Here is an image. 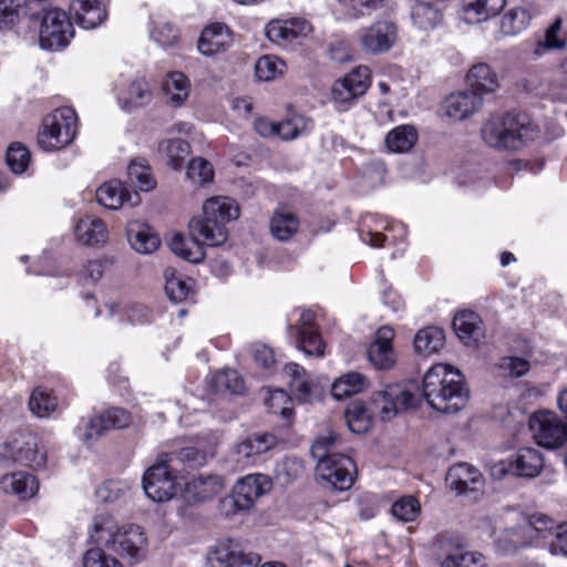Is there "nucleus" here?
Returning a JSON list of instances; mask_svg holds the SVG:
<instances>
[{"label":"nucleus","mask_w":567,"mask_h":567,"mask_svg":"<svg viewBox=\"0 0 567 567\" xmlns=\"http://www.w3.org/2000/svg\"><path fill=\"white\" fill-rule=\"evenodd\" d=\"M239 206L228 197H213L203 205L202 214L190 219L189 237L174 235L171 250L182 259L198 264L205 259L204 245L218 247L227 241L226 224L239 217Z\"/></svg>","instance_id":"nucleus-1"},{"label":"nucleus","mask_w":567,"mask_h":567,"mask_svg":"<svg viewBox=\"0 0 567 567\" xmlns=\"http://www.w3.org/2000/svg\"><path fill=\"white\" fill-rule=\"evenodd\" d=\"M89 536L93 544L127 558L132 564L146 557L148 542L144 529L138 525L120 526L113 516L97 515L93 519Z\"/></svg>","instance_id":"nucleus-2"},{"label":"nucleus","mask_w":567,"mask_h":567,"mask_svg":"<svg viewBox=\"0 0 567 567\" xmlns=\"http://www.w3.org/2000/svg\"><path fill=\"white\" fill-rule=\"evenodd\" d=\"M339 450V435L328 432L316 439L310 447V454L317 461V481L336 491H347L354 482L357 466L350 456Z\"/></svg>","instance_id":"nucleus-3"},{"label":"nucleus","mask_w":567,"mask_h":567,"mask_svg":"<svg viewBox=\"0 0 567 567\" xmlns=\"http://www.w3.org/2000/svg\"><path fill=\"white\" fill-rule=\"evenodd\" d=\"M422 393L432 409L446 414L458 412L468 398L461 371L444 363L426 371Z\"/></svg>","instance_id":"nucleus-4"},{"label":"nucleus","mask_w":567,"mask_h":567,"mask_svg":"<svg viewBox=\"0 0 567 567\" xmlns=\"http://www.w3.org/2000/svg\"><path fill=\"white\" fill-rule=\"evenodd\" d=\"M419 398L400 385H388L373 393L370 408L353 403L346 409L344 417L353 433H363L370 426L371 414H379L383 421L391 420L400 411L414 408Z\"/></svg>","instance_id":"nucleus-5"},{"label":"nucleus","mask_w":567,"mask_h":567,"mask_svg":"<svg viewBox=\"0 0 567 567\" xmlns=\"http://www.w3.org/2000/svg\"><path fill=\"white\" fill-rule=\"evenodd\" d=\"M538 127L524 113L493 115L482 127L486 145L497 150H518L538 136Z\"/></svg>","instance_id":"nucleus-6"},{"label":"nucleus","mask_w":567,"mask_h":567,"mask_svg":"<svg viewBox=\"0 0 567 567\" xmlns=\"http://www.w3.org/2000/svg\"><path fill=\"white\" fill-rule=\"evenodd\" d=\"M76 113L64 106L45 115L38 132V145L44 152H52L68 146L76 134Z\"/></svg>","instance_id":"nucleus-7"},{"label":"nucleus","mask_w":567,"mask_h":567,"mask_svg":"<svg viewBox=\"0 0 567 567\" xmlns=\"http://www.w3.org/2000/svg\"><path fill=\"white\" fill-rule=\"evenodd\" d=\"M31 19L40 20L39 42L45 50L56 51L65 48L73 37V25L63 10L53 8L30 14Z\"/></svg>","instance_id":"nucleus-8"},{"label":"nucleus","mask_w":567,"mask_h":567,"mask_svg":"<svg viewBox=\"0 0 567 567\" xmlns=\"http://www.w3.org/2000/svg\"><path fill=\"white\" fill-rule=\"evenodd\" d=\"M529 427L538 445L555 450L567 442V420H561L556 413L539 411L529 419Z\"/></svg>","instance_id":"nucleus-9"},{"label":"nucleus","mask_w":567,"mask_h":567,"mask_svg":"<svg viewBox=\"0 0 567 567\" xmlns=\"http://www.w3.org/2000/svg\"><path fill=\"white\" fill-rule=\"evenodd\" d=\"M370 84V71L364 65L354 68L343 78L337 80L331 89V95L338 110L347 111L368 91Z\"/></svg>","instance_id":"nucleus-10"},{"label":"nucleus","mask_w":567,"mask_h":567,"mask_svg":"<svg viewBox=\"0 0 567 567\" xmlns=\"http://www.w3.org/2000/svg\"><path fill=\"white\" fill-rule=\"evenodd\" d=\"M167 461L162 460V453L154 465L148 467L143 475V489L148 498L154 502L169 501L176 492V482Z\"/></svg>","instance_id":"nucleus-11"},{"label":"nucleus","mask_w":567,"mask_h":567,"mask_svg":"<svg viewBox=\"0 0 567 567\" xmlns=\"http://www.w3.org/2000/svg\"><path fill=\"white\" fill-rule=\"evenodd\" d=\"M544 467L543 454L533 447H523L509 460L496 464L492 468V475L502 478L512 473L516 476L533 478L539 475Z\"/></svg>","instance_id":"nucleus-12"},{"label":"nucleus","mask_w":567,"mask_h":567,"mask_svg":"<svg viewBox=\"0 0 567 567\" xmlns=\"http://www.w3.org/2000/svg\"><path fill=\"white\" fill-rule=\"evenodd\" d=\"M7 453L16 463L21 465L40 467L44 464L45 453L39 449V439L31 431L22 430L16 432L11 439L4 443Z\"/></svg>","instance_id":"nucleus-13"},{"label":"nucleus","mask_w":567,"mask_h":567,"mask_svg":"<svg viewBox=\"0 0 567 567\" xmlns=\"http://www.w3.org/2000/svg\"><path fill=\"white\" fill-rule=\"evenodd\" d=\"M288 332L295 338L298 349L307 355H323L324 343L316 324V315L309 309L300 312L296 324H288Z\"/></svg>","instance_id":"nucleus-14"},{"label":"nucleus","mask_w":567,"mask_h":567,"mask_svg":"<svg viewBox=\"0 0 567 567\" xmlns=\"http://www.w3.org/2000/svg\"><path fill=\"white\" fill-rule=\"evenodd\" d=\"M398 38V27L390 20H378L360 32L361 47L370 53L388 52Z\"/></svg>","instance_id":"nucleus-15"},{"label":"nucleus","mask_w":567,"mask_h":567,"mask_svg":"<svg viewBox=\"0 0 567 567\" xmlns=\"http://www.w3.org/2000/svg\"><path fill=\"white\" fill-rule=\"evenodd\" d=\"M217 441L214 437L205 445L179 447L171 452L162 453V460L167 461L172 470L178 471L177 466L185 468H197L204 466L208 458L216 454Z\"/></svg>","instance_id":"nucleus-16"},{"label":"nucleus","mask_w":567,"mask_h":567,"mask_svg":"<svg viewBox=\"0 0 567 567\" xmlns=\"http://www.w3.org/2000/svg\"><path fill=\"white\" fill-rule=\"evenodd\" d=\"M271 487L270 480L262 474H251L239 480L231 494V503L239 511L251 508L257 498Z\"/></svg>","instance_id":"nucleus-17"},{"label":"nucleus","mask_w":567,"mask_h":567,"mask_svg":"<svg viewBox=\"0 0 567 567\" xmlns=\"http://www.w3.org/2000/svg\"><path fill=\"white\" fill-rule=\"evenodd\" d=\"M213 555L220 567H257L260 563L259 555L245 551L234 539L219 542Z\"/></svg>","instance_id":"nucleus-18"},{"label":"nucleus","mask_w":567,"mask_h":567,"mask_svg":"<svg viewBox=\"0 0 567 567\" xmlns=\"http://www.w3.org/2000/svg\"><path fill=\"white\" fill-rule=\"evenodd\" d=\"M233 42L230 29L220 22H215L203 29L197 42L199 52L205 56H214L225 52Z\"/></svg>","instance_id":"nucleus-19"},{"label":"nucleus","mask_w":567,"mask_h":567,"mask_svg":"<svg viewBox=\"0 0 567 567\" xmlns=\"http://www.w3.org/2000/svg\"><path fill=\"white\" fill-rule=\"evenodd\" d=\"M311 30V24L302 18L272 20L266 27V35L271 42L280 44L306 37Z\"/></svg>","instance_id":"nucleus-20"},{"label":"nucleus","mask_w":567,"mask_h":567,"mask_svg":"<svg viewBox=\"0 0 567 567\" xmlns=\"http://www.w3.org/2000/svg\"><path fill=\"white\" fill-rule=\"evenodd\" d=\"M96 200L109 209H117L123 204L134 207L141 203V196L136 190H130L118 181L104 183L96 189Z\"/></svg>","instance_id":"nucleus-21"},{"label":"nucleus","mask_w":567,"mask_h":567,"mask_svg":"<svg viewBox=\"0 0 567 567\" xmlns=\"http://www.w3.org/2000/svg\"><path fill=\"white\" fill-rule=\"evenodd\" d=\"M277 444L276 435L271 433H256L247 436L234 447L235 461L243 465H248L252 458L259 454L266 453Z\"/></svg>","instance_id":"nucleus-22"},{"label":"nucleus","mask_w":567,"mask_h":567,"mask_svg":"<svg viewBox=\"0 0 567 567\" xmlns=\"http://www.w3.org/2000/svg\"><path fill=\"white\" fill-rule=\"evenodd\" d=\"M441 546L445 550L441 567H484V557L477 551L463 550L462 544L451 543L447 537L442 536Z\"/></svg>","instance_id":"nucleus-23"},{"label":"nucleus","mask_w":567,"mask_h":567,"mask_svg":"<svg viewBox=\"0 0 567 567\" xmlns=\"http://www.w3.org/2000/svg\"><path fill=\"white\" fill-rule=\"evenodd\" d=\"M445 482L451 489L462 494L477 491L482 483V475L476 467L466 463H458L449 468Z\"/></svg>","instance_id":"nucleus-24"},{"label":"nucleus","mask_w":567,"mask_h":567,"mask_svg":"<svg viewBox=\"0 0 567 567\" xmlns=\"http://www.w3.org/2000/svg\"><path fill=\"white\" fill-rule=\"evenodd\" d=\"M482 96L476 92L460 91L445 99L444 107L449 117L461 121L475 113L482 106Z\"/></svg>","instance_id":"nucleus-25"},{"label":"nucleus","mask_w":567,"mask_h":567,"mask_svg":"<svg viewBox=\"0 0 567 567\" xmlns=\"http://www.w3.org/2000/svg\"><path fill=\"white\" fill-rule=\"evenodd\" d=\"M453 329L466 346H476L484 338L483 321L471 310L458 312L454 317Z\"/></svg>","instance_id":"nucleus-26"},{"label":"nucleus","mask_w":567,"mask_h":567,"mask_svg":"<svg viewBox=\"0 0 567 567\" xmlns=\"http://www.w3.org/2000/svg\"><path fill=\"white\" fill-rule=\"evenodd\" d=\"M505 4L506 0H463L461 16L466 23H480L497 16Z\"/></svg>","instance_id":"nucleus-27"},{"label":"nucleus","mask_w":567,"mask_h":567,"mask_svg":"<svg viewBox=\"0 0 567 567\" xmlns=\"http://www.w3.org/2000/svg\"><path fill=\"white\" fill-rule=\"evenodd\" d=\"M39 483L35 476L28 472H14L0 478V489L7 494H13L20 499H29L37 493Z\"/></svg>","instance_id":"nucleus-28"},{"label":"nucleus","mask_w":567,"mask_h":567,"mask_svg":"<svg viewBox=\"0 0 567 567\" xmlns=\"http://www.w3.org/2000/svg\"><path fill=\"white\" fill-rule=\"evenodd\" d=\"M70 11L84 29H94L106 18V9L99 0H71Z\"/></svg>","instance_id":"nucleus-29"},{"label":"nucleus","mask_w":567,"mask_h":567,"mask_svg":"<svg viewBox=\"0 0 567 567\" xmlns=\"http://www.w3.org/2000/svg\"><path fill=\"white\" fill-rule=\"evenodd\" d=\"M126 236L131 247L138 254H152L161 244L158 235L150 226L138 221L128 223Z\"/></svg>","instance_id":"nucleus-30"},{"label":"nucleus","mask_w":567,"mask_h":567,"mask_svg":"<svg viewBox=\"0 0 567 567\" xmlns=\"http://www.w3.org/2000/svg\"><path fill=\"white\" fill-rule=\"evenodd\" d=\"M224 488V482L219 475H198L186 485V492L194 502L207 501Z\"/></svg>","instance_id":"nucleus-31"},{"label":"nucleus","mask_w":567,"mask_h":567,"mask_svg":"<svg viewBox=\"0 0 567 567\" xmlns=\"http://www.w3.org/2000/svg\"><path fill=\"white\" fill-rule=\"evenodd\" d=\"M74 233L79 241L89 246L104 243L107 236L104 221L100 218L90 216L78 221Z\"/></svg>","instance_id":"nucleus-32"},{"label":"nucleus","mask_w":567,"mask_h":567,"mask_svg":"<svg viewBox=\"0 0 567 567\" xmlns=\"http://www.w3.org/2000/svg\"><path fill=\"white\" fill-rule=\"evenodd\" d=\"M299 225L298 217L285 209L276 210L269 221L270 233L279 241H287L293 237Z\"/></svg>","instance_id":"nucleus-33"},{"label":"nucleus","mask_w":567,"mask_h":567,"mask_svg":"<svg viewBox=\"0 0 567 567\" xmlns=\"http://www.w3.org/2000/svg\"><path fill=\"white\" fill-rule=\"evenodd\" d=\"M152 100V93L148 83L144 79L134 80L126 92L118 96L121 107L131 112L134 109L147 105Z\"/></svg>","instance_id":"nucleus-34"},{"label":"nucleus","mask_w":567,"mask_h":567,"mask_svg":"<svg viewBox=\"0 0 567 567\" xmlns=\"http://www.w3.org/2000/svg\"><path fill=\"white\" fill-rule=\"evenodd\" d=\"M467 82L471 90L476 92L478 96L483 93L494 92L498 86L496 74L485 63H478L470 70Z\"/></svg>","instance_id":"nucleus-35"},{"label":"nucleus","mask_w":567,"mask_h":567,"mask_svg":"<svg viewBox=\"0 0 567 567\" xmlns=\"http://www.w3.org/2000/svg\"><path fill=\"white\" fill-rule=\"evenodd\" d=\"M286 374L290 378V390L301 403L311 399L312 385L307 377L306 370L297 363H288L285 367Z\"/></svg>","instance_id":"nucleus-36"},{"label":"nucleus","mask_w":567,"mask_h":567,"mask_svg":"<svg viewBox=\"0 0 567 567\" xmlns=\"http://www.w3.org/2000/svg\"><path fill=\"white\" fill-rule=\"evenodd\" d=\"M368 386L367 378L359 372H349L337 379L331 386V394L337 400L354 395Z\"/></svg>","instance_id":"nucleus-37"},{"label":"nucleus","mask_w":567,"mask_h":567,"mask_svg":"<svg viewBox=\"0 0 567 567\" xmlns=\"http://www.w3.org/2000/svg\"><path fill=\"white\" fill-rule=\"evenodd\" d=\"M445 340L443 329L439 327H426L421 329L414 338V349L422 355H430L439 351Z\"/></svg>","instance_id":"nucleus-38"},{"label":"nucleus","mask_w":567,"mask_h":567,"mask_svg":"<svg viewBox=\"0 0 567 567\" xmlns=\"http://www.w3.org/2000/svg\"><path fill=\"white\" fill-rule=\"evenodd\" d=\"M417 141V132L411 125H400L390 131L385 145L390 152L404 153L412 148Z\"/></svg>","instance_id":"nucleus-39"},{"label":"nucleus","mask_w":567,"mask_h":567,"mask_svg":"<svg viewBox=\"0 0 567 567\" xmlns=\"http://www.w3.org/2000/svg\"><path fill=\"white\" fill-rule=\"evenodd\" d=\"M127 179L133 190L148 192L156 185L145 159H133L127 167Z\"/></svg>","instance_id":"nucleus-40"},{"label":"nucleus","mask_w":567,"mask_h":567,"mask_svg":"<svg viewBox=\"0 0 567 567\" xmlns=\"http://www.w3.org/2000/svg\"><path fill=\"white\" fill-rule=\"evenodd\" d=\"M530 19L532 17L525 8H513L502 17L499 31L506 37L516 35L527 29Z\"/></svg>","instance_id":"nucleus-41"},{"label":"nucleus","mask_w":567,"mask_h":567,"mask_svg":"<svg viewBox=\"0 0 567 567\" xmlns=\"http://www.w3.org/2000/svg\"><path fill=\"white\" fill-rule=\"evenodd\" d=\"M442 17L440 9L429 2H419L411 11L413 23L424 31L432 30L439 25Z\"/></svg>","instance_id":"nucleus-42"},{"label":"nucleus","mask_w":567,"mask_h":567,"mask_svg":"<svg viewBox=\"0 0 567 567\" xmlns=\"http://www.w3.org/2000/svg\"><path fill=\"white\" fill-rule=\"evenodd\" d=\"M58 408V400L45 388H35L29 399V409L38 417H49Z\"/></svg>","instance_id":"nucleus-43"},{"label":"nucleus","mask_w":567,"mask_h":567,"mask_svg":"<svg viewBox=\"0 0 567 567\" xmlns=\"http://www.w3.org/2000/svg\"><path fill=\"white\" fill-rule=\"evenodd\" d=\"M563 20L556 18L554 22L546 29L544 39L537 41L534 49L536 58L544 55L548 51L561 50L566 45V40L559 35L561 32Z\"/></svg>","instance_id":"nucleus-44"},{"label":"nucleus","mask_w":567,"mask_h":567,"mask_svg":"<svg viewBox=\"0 0 567 567\" xmlns=\"http://www.w3.org/2000/svg\"><path fill=\"white\" fill-rule=\"evenodd\" d=\"M163 90L173 105H182L188 96V82L186 76L181 72L169 73L163 83Z\"/></svg>","instance_id":"nucleus-45"},{"label":"nucleus","mask_w":567,"mask_h":567,"mask_svg":"<svg viewBox=\"0 0 567 567\" xmlns=\"http://www.w3.org/2000/svg\"><path fill=\"white\" fill-rule=\"evenodd\" d=\"M165 292L174 302L186 300L190 293L187 280L173 268L165 269Z\"/></svg>","instance_id":"nucleus-46"},{"label":"nucleus","mask_w":567,"mask_h":567,"mask_svg":"<svg viewBox=\"0 0 567 567\" xmlns=\"http://www.w3.org/2000/svg\"><path fill=\"white\" fill-rule=\"evenodd\" d=\"M212 386L216 392L237 394L244 391V380L236 370L224 369L213 377Z\"/></svg>","instance_id":"nucleus-47"},{"label":"nucleus","mask_w":567,"mask_h":567,"mask_svg":"<svg viewBox=\"0 0 567 567\" xmlns=\"http://www.w3.org/2000/svg\"><path fill=\"white\" fill-rule=\"evenodd\" d=\"M159 148L166 152L168 165L174 169H181L190 152L189 144L182 138L163 141Z\"/></svg>","instance_id":"nucleus-48"},{"label":"nucleus","mask_w":567,"mask_h":567,"mask_svg":"<svg viewBox=\"0 0 567 567\" xmlns=\"http://www.w3.org/2000/svg\"><path fill=\"white\" fill-rule=\"evenodd\" d=\"M286 63L276 55H264L255 64V75L259 81H271L281 75Z\"/></svg>","instance_id":"nucleus-49"},{"label":"nucleus","mask_w":567,"mask_h":567,"mask_svg":"<svg viewBox=\"0 0 567 567\" xmlns=\"http://www.w3.org/2000/svg\"><path fill=\"white\" fill-rule=\"evenodd\" d=\"M30 158V152L23 144L13 142L9 145L6 161L14 174H22L28 168Z\"/></svg>","instance_id":"nucleus-50"},{"label":"nucleus","mask_w":567,"mask_h":567,"mask_svg":"<svg viewBox=\"0 0 567 567\" xmlns=\"http://www.w3.org/2000/svg\"><path fill=\"white\" fill-rule=\"evenodd\" d=\"M266 405L271 413H279L290 424L292 415L291 398L286 391L280 389L271 391L266 400Z\"/></svg>","instance_id":"nucleus-51"},{"label":"nucleus","mask_w":567,"mask_h":567,"mask_svg":"<svg viewBox=\"0 0 567 567\" xmlns=\"http://www.w3.org/2000/svg\"><path fill=\"white\" fill-rule=\"evenodd\" d=\"M106 431V423L101 414L94 417L82 419L76 429L79 437L85 443H91L97 440Z\"/></svg>","instance_id":"nucleus-52"},{"label":"nucleus","mask_w":567,"mask_h":567,"mask_svg":"<svg viewBox=\"0 0 567 567\" xmlns=\"http://www.w3.org/2000/svg\"><path fill=\"white\" fill-rule=\"evenodd\" d=\"M186 176L194 184L204 185L213 181L214 169L209 162L202 157H197L189 162Z\"/></svg>","instance_id":"nucleus-53"},{"label":"nucleus","mask_w":567,"mask_h":567,"mask_svg":"<svg viewBox=\"0 0 567 567\" xmlns=\"http://www.w3.org/2000/svg\"><path fill=\"white\" fill-rule=\"evenodd\" d=\"M391 512L402 522H413L420 514V503L413 496H404L392 505Z\"/></svg>","instance_id":"nucleus-54"},{"label":"nucleus","mask_w":567,"mask_h":567,"mask_svg":"<svg viewBox=\"0 0 567 567\" xmlns=\"http://www.w3.org/2000/svg\"><path fill=\"white\" fill-rule=\"evenodd\" d=\"M369 361L377 369H390L394 364L392 346H380L371 343L367 351Z\"/></svg>","instance_id":"nucleus-55"},{"label":"nucleus","mask_w":567,"mask_h":567,"mask_svg":"<svg viewBox=\"0 0 567 567\" xmlns=\"http://www.w3.org/2000/svg\"><path fill=\"white\" fill-rule=\"evenodd\" d=\"M20 0H0V31L12 29L20 20Z\"/></svg>","instance_id":"nucleus-56"},{"label":"nucleus","mask_w":567,"mask_h":567,"mask_svg":"<svg viewBox=\"0 0 567 567\" xmlns=\"http://www.w3.org/2000/svg\"><path fill=\"white\" fill-rule=\"evenodd\" d=\"M84 567H123L122 564L103 550V546L87 549L83 555Z\"/></svg>","instance_id":"nucleus-57"},{"label":"nucleus","mask_w":567,"mask_h":567,"mask_svg":"<svg viewBox=\"0 0 567 567\" xmlns=\"http://www.w3.org/2000/svg\"><path fill=\"white\" fill-rule=\"evenodd\" d=\"M555 528L554 520L545 514L536 513L528 517L527 524L522 527L523 533L535 532L542 535L543 538L547 536L545 533L553 534L551 530Z\"/></svg>","instance_id":"nucleus-58"},{"label":"nucleus","mask_w":567,"mask_h":567,"mask_svg":"<svg viewBox=\"0 0 567 567\" xmlns=\"http://www.w3.org/2000/svg\"><path fill=\"white\" fill-rule=\"evenodd\" d=\"M106 429H124L132 422V416L128 411L123 408H111L101 414Z\"/></svg>","instance_id":"nucleus-59"},{"label":"nucleus","mask_w":567,"mask_h":567,"mask_svg":"<svg viewBox=\"0 0 567 567\" xmlns=\"http://www.w3.org/2000/svg\"><path fill=\"white\" fill-rule=\"evenodd\" d=\"M553 536L548 543L549 553L567 556V524L557 526Z\"/></svg>","instance_id":"nucleus-60"},{"label":"nucleus","mask_w":567,"mask_h":567,"mask_svg":"<svg viewBox=\"0 0 567 567\" xmlns=\"http://www.w3.org/2000/svg\"><path fill=\"white\" fill-rule=\"evenodd\" d=\"M250 351L255 362L261 368L269 369L275 364V354L269 347L262 343H256L251 346Z\"/></svg>","instance_id":"nucleus-61"},{"label":"nucleus","mask_w":567,"mask_h":567,"mask_svg":"<svg viewBox=\"0 0 567 567\" xmlns=\"http://www.w3.org/2000/svg\"><path fill=\"white\" fill-rule=\"evenodd\" d=\"M501 368L507 371L509 375L519 378L528 371L529 363L527 360L522 358L508 357L503 359Z\"/></svg>","instance_id":"nucleus-62"},{"label":"nucleus","mask_w":567,"mask_h":567,"mask_svg":"<svg viewBox=\"0 0 567 567\" xmlns=\"http://www.w3.org/2000/svg\"><path fill=\"white\" fill-rule=\"evenodd\" d=\"M126 313L127 319L132 323H145L153 319L152 310L142 303H133L128 306Z\"/></svg>","instance_id":"nucleus-63"},{"label":"nucleus","mask_w":567,"mask_h":567,"mask_svg":"<svg viewBox=\"0 0 567 567\" xmlns=\"http://www.w3.org/2000/svg\"><path fill=\"white\" fill-rule=\"evenodd\" d=\"M329 58L337 63H346L351 60V53L344 41L337 40L328 47Z\"/></svg>","instance_id":"nucleus-64"}]
</instances>
